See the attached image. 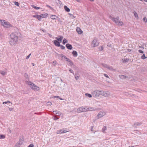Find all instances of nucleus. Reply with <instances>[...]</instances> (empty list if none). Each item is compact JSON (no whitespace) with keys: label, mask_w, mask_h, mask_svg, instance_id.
<instances>
[{"label":"nucleus","mask_w":147,"mask_h":147,"mask_svg":"<svg viewBox=\"0 0 147 147\" xmlns=\"http://www.w3.org/2000/svg\"><path fill=\"white\" fill-rule=\"evenodd\" d=\"M109 18L111 19L118 25L122 26L123 24V23L122 22L119 21V16H117L116 18H115L113 17L112 16L110 15L109 16Z\"/></svg>","instance_id":"obj_1"},{"label":"nucleus","mask_w":147,"mask_h":147,"mask_svg":"<svg viewBox=\"0 0 147 147\" xmlns=\"http://www.w3.org/2000/svg\"><path fill=\"white\" fill-rule=\"evenodd\" d=\"M1 24L4 27L7 28H9L10 27H14L12 25L9 23L8 22H6L4 20H0Z\"/></svg>","instance_id":"obj_2"},{"label":"nucleus","mask_w":147,"mask_h":147,"mask_svg":"<svg viewBox=\"0 0 147 147\" xmlns=\"http://www.w3.org/2000/svg\"><path fill=\"white\" fill-rule=\"evenodd\" d=\"M26 84L29 85L30 87L33 90H39V87L35 85L32 82L30 81L28 82V81H26Z\"/></svg>","instance_id":"obj_3"},{"label":"nucleus","mask_w":147,"mask_h":147,"mask_svg":"<svg viewBox=\"0 0 147 147\" xmlns=\"http://www.w3.org/2000/svg\"><path fill=\"white\" fill-rule=\"evenodd\" d=\"M18 41V37H11L9 40V43L11 45H15Z\"/></svg>","instance_id":"obj_4"},{"label":"nucleus","mask_w":147,"mask_h":147,"mask_svg":"<svg viewBox=\"0 0 147 147\" xmlns=\"http://www.w3.org/2000/svg\"><path fill=\"white\" fill-rule=\"evenodd\" d=\"M101 90H97L93 91L92 94L93 97H97L99 96L100 95H101Z\"/></svg>","instance_id":"obj_5"},{"label":"nucleus","mask_w":147,"mask_h":147,"mask_svg":"<svg viewBox=\"0 0 147 147\" xmlns=\"http://www.w3.org/2000/svg\"><path fill=\"white\" fill-rule=\"evenodd\" d=\"M99 42L98 40L96 39H94L92 41L91 45L92 47H94L98 45Z\"/></svg>","instance_id":"obj_6"},{"label":"nucleus","mask_w":147,"mask_h":147,"mask_svg":"<svg viewBox=\"0 0 147 147\" xmlns=\"http://www.w3.org/2000/svg\"><path fill=\"white\" fill-rule=\"evenodd\" d=\"M101 95L105 97H108L111 95V93L108 91L101 90Z\"/></svg>","instance_id":"obj_7"},{"label":"nucleus","mask_w":147,"mask_h":147,"mask_svg":"<svg viewBox=\"0 0 147 147\" xmlns=\"http://www.w3.org/2000/svg\"><path fill=\"white\" fill-rule=\"evenodd\" d=\"M10 36L11 37H20L21 34L19 32H15L11 33Z\"/></svg>","instance_id":"obj_8"},{"label":"nucleus","mask_w":147,"mask_h":147,"mask_svg":"<svg viewBox=\"0 0 147 147\" xmlns=\"http://www.w3.org/2000/svg\"><path fill=\"white\" fill-rule=\"evenodd\" d=\"M106 114V113L104 111H100L97 115V118L98 119H99L103 117Z\"/></svg>","instance_id":"obj_9"},{"label":"nucleus","mask_w":147,"mask_h":147,"mask_svg":"<svg viewBox=\"0 0 147 147\" xmlns=\"http://www.w3.org/2000/svg\"><path fill=\"white\" fill-rule=\"evenodd\" d=\"M68 131H67L66 130V129L63 128L61 129H60L59 130H57L56 133L58 134H61L62 133H65L67 132H68Z\"/></svg>","instance_id":"obj_10"},{"label":"nucleus","mask_w":147,"mask_h":147,"mask_svg":"<svg viewBox=\"0 0 147 147\" xmlns=\"http://www.w3.org/2000/svg\"><path fill=\"white\" fill-rule=\"evenodd\" d=\"M55 45L57 47H60V42L57 40H55L53 41Z\"/></svg>","instance_id":"obj_11"},{"label":"nucleus","mask_w":147,"mask_h":147,"mask_svg":"<svg viewBox=\"0 0 147 147\" xmlns=\"http://www.w3.org/2000/svg\"><path fill=\"white\" fill-rule=\"evenodd\" d=\"M32 17L37 18L39 21L41 20V18L42 17L39 15H33Z\"/></svg>","instance_id":"obj_12"},{"label":"nucleus","mask_w":147,"mask_h":147,"mask_svg":"<svg viewBox=\"0 0 147 147\" xmlns=\"http://www.w3.org/2000/svg\"><path fill=\"white\" fill-rule=\"evenodd\" d=\"M76 30L78 34H81L82 33L83 31L81 30L80 28L77 27L76 28Z\"/></svg>","instance_id":"obj_13"},{"label":"nucleus","mask_w":147,"mask_h":147,"mask_svg":"<svg viewBox=\"0 0 147 147\" xmlns=\"http://www.w3.org/2000/svg\"><path fill=\"white\" fill-rule=\"evenodd\" d=\"M87 109L88 110L90 111H94L97 110V109L96 108L92 107H88Z\"/></svg>","instance_id":"obj_14"},{"label":"nucleus","mask_w":147,"mask_h":147,"mask_svg":"<svg viewBox=\"0 0 147 147\" xmlns=\"http://www.w3.org/2000/svg\"><path fill=\"white\" fill-rule=\"evenodd\" d=\"M107 69H108L111 71H116V70L115 69H113L112 66H109V65H108Z\"/></svg>","instance_id":"obj_15"},{"label":"nucleus","mask_w":147,"mask_h":147,"mask_svg":"<svg viewBox=\"0 0 147 147\" xmlns=\"http://www.w3.org/2000/svg\"><path fill=\"white\" fill-rule=\"evenodd\" d=\"M66 46L67 48L71 50L72 49V45L69 44H67L66 45Z\"/></svg>","instance_id":"obj_16"},{"label":"nucleus","mask_w":147,"mask_h":147,"mask_svg":"<svg viewBox=\"0 0 147 147\" xmlns=\"http://www.w3.org/2000/svg\"><path fill=\"white\" fill-rule=\"evenodd\" d=\"M142 124V123L141 122H136L134 124V126L135 127H136L137 126H140Z\"/></svg>","instance_id":"obj_17"},{"label":"nucleus","mask_w":147,"mask_h":147,"mask_svg":"<svg viewBox=\"0 0 147 147\" xmlns=\"http://www.w3.org/2000/svg\"><path fill=\"white\" fill-rule=\"evenodd\" d=\"M50 18L52 19L56 20L58 18V17L55 15H52L51 16Z\"/></svg>","instance_id":"obj_18"},{"label":"nucleus","mask_w":147,"mask_h":147,"mask_svg":"<svg viewBox=\"0 0 147 147\" xmlns=\"http://www.w3.org/2000/svg\"><path fill=\"white\" fill-rule=\"evenodd\" d=\"M48 15V14L47 13H45V14H41V15H40V16L42 17L41 18V19L42 18H46L47 16Z\"/></svg>","instance_id":"obj_19"},{"label":"nucleus","mask_w":147,"mask_h":147,"mask_svg":"<svg viewBox=\"0 0 147 147\" xmlns=\"http://www.w3.org/2000/svg\"><path fill=\"white\" fill-rule=\"evenodd\" d=\"M107 129L106 126H103L102 129V132L104 133H106V132L105 131L107 130Z\"/></svg>","instance_id":"obj_20"},{"label":"nucleus","mask_w":147,"mask_h":147,"mask_svg":"<svg viewBox=\"0 0 147 147\" xmlns=\"http://www.w3.org/2000/svg\"><path fill=\"white\" fill-rule=\"evenodd\" d=\"M119 77L120 78L122 79H126L128 78V77L127 76H124V75H120Z\"/></svg>","instance_id":"obj_21"},{"label":"nucleus","mask_w":147,"mask_h":147,"mask_svg":"<svg viewBox=\"0 0 147 147\" xmlns=\"http://www.w3.org/2000/svg\"><path fill=\"white\" fill-rule=\"evenodd\" d=\"M64 8L65 11L67 12H68L70 11V9L66 6H64Z\"/></svg>","instance_id":"obj_22"},{"label":"nucleus","mask_w":147,"mask_h":147,"mask_svg":"<svg viewBox=\"0 0 147 147\" xmlns=\"http://www.w3.org/2000/svg\"><path fill=\"white\" fill-rule=\"evenodd\" d=\"M63 37H56V39L58 41L61 42L63 39Z\"/></svg>","instance_id":"obj_23"},{"label":"nucleus","mask_w":147,"mask_h":147,"mask_svg":"<svg viewBox=\"0 0 147 147\" xmlns=\"http://www.w3.org/2000/svg\"><path fill=\"white\" fill-rule=\"evenodd\" d=\"M72 54L75 57H77L78 55V53L76 51H74L72 52Z\"/></svg>","instance_id":"obj_24"},{"label":"nucleus","mask_w":147,"mask_h":147,"mask_svg":"<svg viewBox=\"0 0 147 147\" xmlns=\"http://www.w3.org/2000/svg\"><path fill=\"white\" fill-rule=\"evenodd\" d=\"M77 112L78 113H80L83 112L82 107H80L77 110Z\"/></svg>","instance_id":"obj_25"},{"label":"nucleus","mask_w":147,"mask_h":147,"mask_svg":"<svg viewBox=\"0 0 147 147\" xmlns=\"http://www.w3.org/2000/svg\"><path fill=\"white\" fill-rule=\"evenodd\" d=\"M133 13H134V16L136 18L138 19V16L137 13L136 11H134Z\"/></svg>","instance_id":"obj_26"},{"label":"nucleus","mask_w":147,"mask_h":147,"mask_svg":"<svg viewBox=\"0 0 147 147\" xmlns=\"http://www.w3.org/2000/svg\"><path fill=\"white\" fill-rule=\"evenodd\" d=\"M85 96L89 98H91L92 97V95L91 94L88 93H86L85 94Z\"/></svg>","instance_id":"obj_27"},{"label":"nucleus","mask_w":147,"mask_h":147,"mask_svg":"<svg viewBox=\"0 0 147 147\" xmlns=\"http://www.w3.org/2000/svg\"><path fill=\"white\" fill-rule=\"evenodd\" d=\"M0 73L3 76H4L6 74V72L2 71H0Z\"/></svg>","instance_id":"obj_28"},{"label":"nucleus","mask_w":147,"mask_h":147,"mask_svg":"<svg viewBox=\"0 0 147 147\" xmlns=\"http://www.w3.org/2000/svg\"><path fill=\"white\" fill-rule=\"evenodd\" d=\"M104 67L106 68H107V67H108V65H107V64H105V63H102L101 64Z\"/></svg>","instance_id":"obj_29"},{"label":"nucleus","mask_w":147,"mask_h":147,"mask_svg":"<svg viewBox=\"0 0 147 147\" xmlns=\"http://www.w3.org/2000/svg\"><path fill=\"white\" fill-rule=\"evenodd\" d=\"M80 75L78 74H76L75 76V78L76 80H77L79 78Z\"/></svg>","instance_id":"obj_30"},{"label":"nucleus","mask_w":147,"mask_h":147,"mask_svg":"<svg viewBox=\"0 0 147 147\" xmlns=\"http://www.w3.org/2000/svg\"><path fill=\"white\" fill-rule=\"evenodd\" d=\"M53 112L55 113L56 114H58V115H61V113H60L59 112L57 111H54Z\"/></svg>","instance_id":"obj_31"},{"label":"nucleus","mask_w":147,"mask_h":147,"mask_svg":"<svg viewBox=\"0 0 147 147\" xmlns=\"http://www.w3.org/2000/svg\"><path fill=\"white\" fill-rule=\"evenodd\" d=\"M46 6L48 7H49L50 8V9L51 10H52L53 11H54L55 10L52 7H51L49 5L47 4L46 5Z\"/></svg>","instance_id":"obj_32"},{"label":"nucleus","mask_w":147,"mask_h":147,"mask_svg":"<svg viewBox=\"0 0 147 147\" xmlns=\"http://www.w3.org/2000/svg\"><path fill=\"white\" fill-rule=\"evenodd\" d=\"M65 58L66 59L67 61L70 62V65L72 64V63L69 59H68V58H67L66 57Z\"/></svg>","instance_id":"obj_33"},{"label":"nucleus","mask_w":147,"mask_h":147,"mask_svg":"<svg viewBox=\"0 0 147 147\" xmlns=\"http://www.w3.org/2000/svg\"><path fill=\"white\" fill-rule=\"evenodd\" d=\"M141 59H145L147 58V57H145V54H144L141 57Z\"/></svg>","instance_id":"obj_34"},{"label":"nucleus","mask_w":147,"mask_h":147,"mask_svg":"<svg viewBox=\"0 0 147 147\" xmlns=\"http://www.w3.org/2000/svg\"><path fill=\"white\" fill-rule=\"evenodd\" d=\"M24 77L27 79H29L28 76L27 74L25 73L24 74Z\"/></svg>","instance_id":"obj_35"},{"label":"nucleus","mask_w":147,"mask_h":147,"mask_svg":"<svg viewBox=\"0 0 147 147\" xmlns=\"http://www.w3.org/2000/svg\"><path fill=\"white\" fill-rule=\"evenodd\" d=\"M32 7L36 9H40V7H36V6H35V5H33L32 6Z\"/></svg>","instance_id":"obj_36"},{"label":"nucleus","mask_w":147,"mask_h":147,"mask_svg":"<svg viewBox=\"0 0 147 147\" xmlns=\"http://www.w3.org/2000/svg\"><path fill=\"white\" fill-rule=\"evenodd\" d=\"M14 3L17 6H19L20 4L18 2L16 1H14Z\"/></svg>","instance_id":"obj_37"},{"label":"nucleus","mask_w":147,"mask_h":147,"mask_svg":"<svg viewBox=\"0 0 147 147\" xmlns=\"http://www.w3.org/2000/svg\"><path fill=\"white\" fill-rule=\"evenodd\" d=\"M67 42V40H66V39H64L63 40V45H65V43Z\"/></svg>","instance_id":"obj_38"},{"label":"nucleus","mask_w":147,"mask_h":147,"mask_svg":"<svg viewBox=\"0 0 147 147\" xmlns=\"http://www.w3.org/2000/svg\"><path fill=\"white\" fill-rule=\"evenodd\" d=\"M99 50L102 51L103 50V47L102 46H101L99 47Z\"/></svg>","instance_id":"obj_39"},{"label":"nucleus","mask_w":147,"mask_h":147,"mask_svg":"<svg viewBox=\"0 0 147 147\" xmlns=\"http://www.w3.org/2000/svg\"><path fill=\"white\" fill-rule=\"evenodd\" d=\"M129 60V59L127 58L124 59L123 60V62L125 63L127 62Z\"/></svg>","instance_id":"obj_40"},{"label":"nucleus","mask_w":147,"mask_h":147,"mask_svg":"<svg viewBox=\"0 0 147 147\" xmlns=\"http://www.w3.org/2000/svg\"><path fill=\"white\" fill-rule=\"evenodd\" d=\"M5 136L4 135H0V139H3L5 138Z\"/></svg>","instance_id":"obj_41"},{"label":"nucleus","mask_w":147,"mask_h":147,"mask_svg":"<svg viewBox=\"0 0 147 147\" xmlns=\"http://www.w3.org/2000/svg\"><path fill=\"white\" fill-rule=\"evenodd\" d=\"M143 20L145 22H147V19L146 17H144L143 19Z\"/></svg>","instance_id":"obj_42"},{"label":"nucleus","mask_w":147,"mask_h":147,"mask_svg":"<svg viewBox=\"0 0 147 147\" xmlns=\"http://www.w3.org/2000/svg\"><path fill=\"white\" fill-rule=\"evenodd\" d=\"M88 107H85L84 108V109L83 108V112L84 111H88V109H87V108H88Z\"/></svg>","instance_id":"obj_43"},{"label":"nucleus","mask_w":147,"mask_h":147,"mask_svg":"<svg viewBox=\"0 0 147 147\" xmlns=\"http://www.w3.org/2000/svg\"><path fill=\"white\" fill-rule=\"evenodd\" d=\"M53 63V65L55 66L57 64V61L55 60L54 61Z\"/></svg>","instance_id":"obj_44"},{"label":"nucleus","mask_w":147,"mask_h":147,"mask_svg":"<svg viewBox=\"0 0 147 147\" xmlns=\"http://www.w3.org/2000/svg\"><path fill=\"white\" fill-rule=\"evenodd\" d=\"M60 46L61 47V48L62 49H65V47L63 46L62 45H60Z\"/></svg>","instance_id":"obj_45"},{"label":"nucleus","mask_w":147,"mask_h":147,"mask_svg":"<svg viewBox=\"0 0 147 147\" xmlns=\"http://www.w3.org/2000/svg\"><path fill=\"white\" fill-rule=\"evenodd\" d=\"M138 51L139 53H144V52L141 50H139Z\"/></svg>","instance_id":"obj_46"},{"label":"nucleus","mask_w":147,"mask_h":147,"mask_svg":"<svg viewBox=\"0 0 147 147\" xmlns=\"http://www.w3.org/2000/svg\"><path fill=\"white\" fill-rule=\"evenodd\" d=\"M69 71L71 73H72L74 75V73L73 72V71L71 69H69Z\"/></svg>","instance_id":"obj_47"},{"label":"nucleus","mask_w":147,"mask_h":147,"mask_svg":"<svg viewBox=\"0 0 147 147\" xmlns=\"http://www.w3.org/2000/svg\"><path fill=\"white\" fill-rule=\"evenodd\" d=\"M40 30H42L44 32H46V31L45 29H40Z\"/></svg>","instance_id":"obj_48"},{"label":"nucleus","mask_w":147,"mask_h":147,"mask_svg":"<svg viewBox=\"0 0 147 147\" xmlns=\"http://www.w3.org/2000/svg\"><path fill=\"white\" fill-rule=\"evenodd\" d=\"M31 55V54H29L26 57V59H28L30 57V56Z\"/></svg>","instance_id":"obj_49"},{"label":"nucleus","mask_w":147,"mask_h":147,"mask_svg":"<svg viewBox=\"0 0 147 147\" xmlns=\"http://www.w3.org/2000/svg\"><path fill=\"white\" fill-rule=\"evenodd\" d=\"M47 104H48V105H51L52 104V103H51V102H47Z\"/></svg>","instance_id":"obj_50"},{"label":"nucleus","mask_w":147,"mask_h":147,"mask_svg":"<svg viewBox=\"0 0 147 147\" xmlns=\"http://www.w3.org/2000/svg\"><path fill=\"white\" fill-rule=\"evenodd\" d=\"M107 46L109 47H111V44H110L109 43L108 44H107Z\"/></svg>","instance_id":"obj_51"},{"label":"nucleus","mask_w":147,"mask_h":147,"mask_svg":"<svg viewBox=\"0 0 147 147\" xmlns=\"http://www.w3.org/2000/svg\"><path fill=\"white\" fill-rule=\"evenodd\" d=\"M104 75L105 77H106L107 78H109L107 74H104Z\"/></svg>","instance_id":"obj_52"},{"label":"nucleus","mask_w":147,"mask_h":147,"mask_svg":"<svg viewBox=\"0 0 147 147\" xmlns=\"http://www.w3.org/2000/svg\"><path fill=\"white\" fill-rule=\"evenodd\" d=\"M13 109V108H10L9 109V110L11 111H12Z\"/></svg>","instance_id":"obj_53"},{"label":"nucleus","mask_w":147,"mask_h":147,"mask_svg":"<svg viewBox=\"0 0 147 147\" xmlns=\"http://www.w3.org/2000/svg\"><path fill=\"white\" fill-rule=\"evenodd\" d=\"M58 119H59V118H58L57 117H54V119L55 120H56Z\"/></svg>","instance_id":"obj_54"},{"label":"nucleus","mask_w":147,"mask_h":147,"mask_svg":"<svg viewBox=\"0 0 147 147\" xmlns=\"http://www.w3.org/2000/svg\"><path fill=\"white\" fill-rule=\"evenodd\" d=\"M60 56L61 57H64V58H65L66 57L65 56H64L63 55V54H61L60 55Z\"/></svg>","instance_id":"obj_55"},{"label":"nucleus","mask_w":147,"mask_h":147,"mask_svg":"<svg viewBox=\"0 0 147 147\" xmlns=\"http://www.w3.org/2000/svg\"><path fill=\"white\" fill-rule=\"evenodd\" d=\"M7 101H6V102H3V104H7Z\"/></svg>","instance_id":"obj_56"},{"label":"nucleus","mask_w":147,"mask_h":147,"mask_svg":"<svg viewBox=\"0 0 147 147\" xmlns=\"http://www.w3.org/2000/svg\"><path fill=\"white\" fill-rule=\"evenodd\" d=\"M54 97L55 98H59V96H54Z\"/></svg>","instance_id":"obj_57"},{"label":"nucleus","mask_w":147,"mask_h":147,"mask_svg":"<svg viewBox=\"0 0 147 147\" xmlns=\"http://www.w3.org/2000/svg\"><path fill=\"white\" fill-rule=\"evenodd\" d=\"M58 2H59V4H61V2L59 0H58Z\"/></svg>","instance_id":"obj_58"},{"label":"nucleus","mask_w":147,"mask_h":147,"mask_svg":"<svg viewBox=\"0 0 147 147\" xmlns=\"http://www.w3.org/2000/svg\"><path fill=\"white\" fill-rule=\"evenodd\" d=\"M93 126H92L91 127V131H93Z\"/></svg>","instance_id":"obj_59"},{"label":"nucleus","mask_w":147,"mask_h":147,"mask_svg":"<svg viewBox=\"0 0 147 147\" xmlns=\"http://www.w3.org/2000/svg\"><path fill=\"white\" fill-rule=\"evenodd\" d=\"M7 103H11V104H12V103L11 102L7 100Z\"/></svg>","instance_id":"obj_60"},{"label":"nucleus","mask_w":147,"mask_h":147,"mask_svg":"<svg viewBox=\"0 0 147 147\" xmlns=\"http://www.w3.org/2000/svg\"><path fill=\"white\" fill-rule=\"evenodd\" d=\"M60 20H61V19L59 18L58 19H57V20L59 21H60Z\"/></svg>","instance_id":"obj_61"},{"label":"nucleus","mask_w":147,"mask_h":147,"mask_svg":"<svg viewBox=\"0 0 147 147\" xmlns=\"http://www.w3.org/2000/svg\"><path fill=\"white\" fill-rule=\"evenodd\" d=\"M18 145H20L21 144V143H20V141H19V143H18Z\"/></svg>","instance_id":"obj_62"},{"label":"nucleus","mask_w":147,"mask_h":147,"mask_svg":"<svg viewBox=\"0 0 147 147\" xmlns=\"http://www.w3.org/2000/svg\"><path fill=\"white\" fill-rule=\"evenodd\" d=\"M19 147L18 146H17V145H16L14 147Z\"/></svg>","instance_id":"obj_63"},{"label":"nucleus","mask_w":147,"mask_h":147,"mask_svg":"<svg viewBox=\"0 0 147 147\" xmlns=\"http://www.w3.org/2000/svg\"><path fill=\"white\" fill-rule=\"evenodd\" d=\"M129 147H135L133 146H129Z\"/></svg>","instance_id":"obj_64"}]
</instances>
